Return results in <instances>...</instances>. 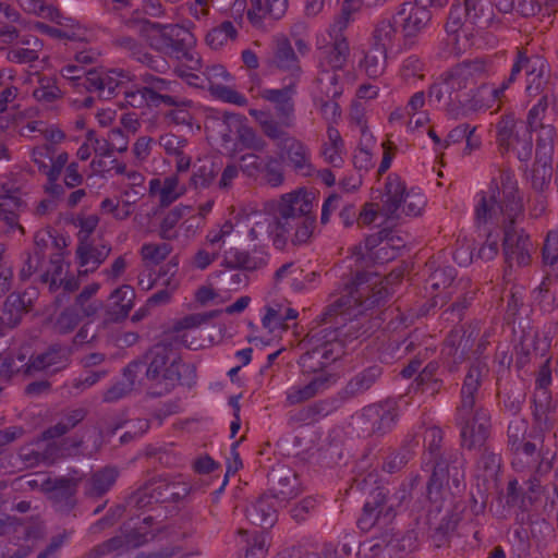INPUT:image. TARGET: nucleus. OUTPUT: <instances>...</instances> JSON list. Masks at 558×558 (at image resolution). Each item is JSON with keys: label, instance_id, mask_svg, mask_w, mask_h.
I'll return each mask as SVG.
<instances>
[{"label": "nucleus", "instance_id": "1", "mask_svg": "<svg viewBox=\"0 0 558 558\" xmlns=\"http://www.w3.org/2000/svg\"><path fill=\"white\" fill-rule=\"evenodd\" d=\"M501 189L495 180L488 186V192H481L475 206V221L477 226L486 225L498 215L502 217L504 232L502 252L505 262L509 267L517 265L523 267L531 262L533 244L530 235L520 227L524 219V206L519 195L518 182L514 174L504 171L500 174Z\"/></svg>", "mask_w": 558, "mask_h": 558}, {"label": "nucleus", "instance_id": "2", "mask_svg": "<svg viewBox=\"0 0 558 558\" xmlns=\"http://www.w3.org/2000/svg\"><path fill=\"white\" fill-rule=\"evenodd\" d=\"M366 271H357L343 282L345 294L329 304L317 317L318 327L331 342L344 343L361 338H368L373 324L365 310L357 305L360 295L355 296L353 288L367 281Z\"/></svg>", "mask_w": 558, "mask_h": 558}, {"label": "nucleus", "instance_id": "3", "mask_svg": "<svg viewBox=\"0 0 558 558\" xmlns=\"http://www.w3.org/2000/svg\"><path fill=\"white\" fill-rule=\"evenodd\" d=\"M143 369L146 379L161 385L159 390L148 392L151 398L170 393L177 385L192 387L196 379L195 366L183 363L181 356L174 353L173 343L168 340L154 344L126 365V373L132 376H137Z\"/></svg>", "mask_w": 558, "mask_h": 558}, {"label": "nucleus", "instance_id": "4", "mask_svg": "<svg viewBox=\"0 0 558 558\" xmlns=\"http://www.w3.org/2000/svg\"><path fill=\"white\" fill-rule=\"evenodd\" d=\"M142 29L145 32H156L157 35L151 37L150 45L156 50L175 57L177 59H185L193 64L190 69L197 70L201 65L199 59H195L191 47L194 44L193 34L186 28L179 25H163L149 20H142Z\"/></svg>", "mask_w": 558, "mask_h": 558}, {"label": "nucleus", "instance_id": "5", "mask_svg": "<svg viewBox=\"0 0 558 558\" xmlns=\"http://www.w3.org/2000/svg\"><path fill=\"white\" fill-rule=\"evenodd\" d=\"M444 432L437 426L426 429L424 441L426 452L423 461L426 468H430L432 474L427 482V496L432 499L434 493H439L444 486L445 477L449 473V464L459 462V452L452 448H444Z\"/></svg>", "mask_w": 558, "mask_h": 558}, {"label": "nucleus", "instance_id": "6", "mask_svg": "<svg viewBox=\"0 0 558 558\" xmlns=\"http://www.w3.org/2000/svg\"><path fill=\"white\" fill-rule=\"evenodd\" d=\"M61 75L72 83L77 90L84 88L89 93H98L100 99H110L121 86L116 70L105 71L90 69L85 71L75 64H68L61 69Z\"/></svg>", "mask_w": 558, "mask_h": 558}, {"label": "nucleus", "instance_id": "7", "mask_svg": "<svg viewBox=\"0 0 558 558\" xmlns=\"http://www.w3.org/2000/svg\"><path fill=\"white\" fill-rule=\"evenodd\" d=\"M496 141L502 154L513 150L518 159L524 162L532 157L533 132L513 114H505L496 123Z\"/></svg>", "mask_w": 558, "mask_h": 558}, {"label": "nucleus", "instance_id": "8", "mask_svg": "<svg viewBox=\"0 0 558 558\" xmlns=\"http://www.w3.org/2000/svg\"><path fill=\"white\" fill-rule=\"evenodd\" d=\"M320 328H312L307 335L310 349L299 359L303 374L326 373L324 369L341 357L344 351L339 342H331Z\"/></svg>", "mask_w": 558, "mask_h": 558}, {"label": "nucleus", "instance_id": "9", "mask_svg": "<svg viewBox=\"0 0 558 558\" xmlns=\"http://www.w3.org/2000/svg\"><path fill=\"white\" fill-rule=\"evenodd\" d=\"M191 492V486L178 477L151 478L138 487L131 496V500L138 508L153 502H177L185 498Z\"/></svg>", "mask_w": 558, "mask_h": 558}, {"label": "nucleus", "instance_id": "10", "mask_svg": "<svg viewBox=\"0 0 558 558\" xmlns=\"http://www.w3.org/2000/svg\"><path fill=\"white\" fill-rule=\"evenodd\" d=\"M456 424L460 429L462 448L469 451H481L486 445L492 429L490 414L487 409L454 414Z\"/></svg>", "mask_w": 558, "mask_h": 558}, {"label": "nucleus", "instance_id": "11", "mask_svg": "<svg viewBox=\"0 0 558 558\" xmlns=\"http://www.w3.org/2000/svg\"><path fill=\"white\" fill-rule=\"evenodd\" d=\"M399 418L397 402L386 400L365 407L359 420L363 424L362 430L366 435H384L390 432Z\"/></svg>", "mask_w": 558, "mask_h": 558}, {"label": "nucleus", "instance_id": "12", "mask_svg": "<svg viewBox=\"0 0 558 558\" xmlns=\"http://www.w3.org/2000/svg\"><path fill=\"white\" fill-rule=\"evenodd\" d=\"M293 221L277 220V233L274 235V246L277 250H284L288 240L294 246L307 244L316 227V215L293 217Z\"/></svg>", "mask_w": 558, "mask_h": 558}, {"label": "nucleus", "instance_id": "13", "mask_svg": "<svg viewBox=\"0 0 558 558\" xmlns=\"http://www.w3.org/2000/svg\"><path fill=\"white\" fill-rule=\"evenodd\" d=\"M141 80L145 84L143 93L148 97L149 107H159L161 104L170 107H190L191 100L179 98L174 95L180 83L178 81L166 80L150 73L141 74Z\"/></svg>", "mask_w": 558, "mask_h": 558}, {"label": "nucleus", "instance_id": "14", "mask_svg": "<svg viewBox=\"0 0 558 558\" xmlns=\"http://www.w3.org/2000/svg\"><path fill=\"white\" fill-rule=\"evenodd\" d=\"M317 206L316 194L306 189H298L290 193L282 194L274 207L277 220L293 221V217L315 215Z\"/></svg>", "mask_w": 558, "mask_h": 558}, {"label": "nucleus", "instance_id": "15", "mask_svg": "<svg viewBox=\"0 0 558 558\" xmlns=\"http://www.w3.org/2000/svg\"><path fill=\"white\" fill-rule=\"evenodd\" d=\"M488 372L489 369L485 362L475 360L471 363L461 386L460 403L456 409V413H466L477 411V409H485L478 405V400L481 396L480 388L483 379L488 375Z\"/></svg>", "mask_w": 558, "mask_h": 558}, {"label": "nucleus", "instance_id": "16", "mask_svg": "<svg viewBox=\"0 0 558 558\" xmlns=\"http://www.w3.org/2000/svg\"><path fill=\"white\" fill-rule=\"evenodd\" d=\"M376 192L378 195L374 198H380L383 203L381 214L388 220L399 219L403 199L409 192L405 182L398 174L390 173L385 180L384 189Z\"/></svg>", "mask_w": 558, "mask_h": 558}, {"label": "nucleus", "instance_id": "17", "mask_svg": "<svg viewBox=\"0 0 558 558\" xmlns=\"http://www.w3.org/2000/svg\"><path fill=\"white\" fill-rule=\"evenodd\" d=\"M269 492L278 504L287 502L300 494L296 473L287 465H277L268 473Z\"/></svg>", "mask_w": 558, "mask_h": 558}, {"label": "nucleus", "instance_id": "18", "mask_svg": "<svg viewBox=\"0 0 558 558\" xmlns=\"http://www.w3.org/2000/svg\"><path fill=\"white\" fill-rule=\"evenodd\" d=\"M27 292L9 294L0 308V338L4 337L9 330L16 328L25 314L32 307V299L26 300Z\"/></svg>", "mask_w": 558, "mask_h": 558}, {"label": "nucleus", "instance_id": "19", "mask_svg": "<svg viewBox=\"0 0 558 558\" xmlns=\"http://www.w3.org/2000/svg\"><path fill=\"white\" fill-rule=\"evenodd\" d=\"M400 19L401 31L405 38H413L425 31L432 22L433 13L411 1L400 4L396 15Z\"/></svg>", "mask_w": 558, "mask_h": 558}, {"label": "nucleus", "instance_id": "20", "mask_svg": "<svg viewBox=\"0 0 558 558\" xmlns=\"http://www.w3.org/2000/svg\"><path fill=\"white\" fill-rule=\"evenodd\" d=\"M296 94L295 83L292 82L282 88H265L260 96L275 105L277 117L286 126H292L294 121V100Z\"/></svg>", "mask_w": 558, "mask_h": 558}, {"label": "nucleus", "instance_id": "21", "mask_svg": "<svg viewBox=\"0 0 558 558\" xmlns=\"http://www.w3.org/2000/svg\"><path fill=\"white\" fill-rule=\"evenodd\" d=\"M387 494L388 490L379 486L369 493L363 506L362 514L356 522L361 531H369L378 522L384 511L385 517L390 514L391 507H386Z\"/></svg>", "mask_w": 558, "mask_h": 558}, {"label": "nucleus", "instance_id": "22", "mask_svg": "<svg viewBox=\"0 0 558 558\" xmlns=\"http://www.w3.org/2000/svg\"><path fill=\"white\" fill-rule=\"evenodd\" d=\"M71 350L60 344H53L49 349L36 356H32L29 363L26 364V374H31L32 371H50L51 374H56L61 369H64L70 364Z\"/></svg>", "mask_w": 558, "mask_h": 558}, {"label": "nucleus", "instance_id": "23", "mask_svg": "<svg viewBox=\"0 0 558 558\" xmlns=\"http://www.w3.org/2000/svg\"><path fill=\"white\" fill-rule=\"evenodd\" d=\"M335 381L336 378L332 374L320 373L313 376L304 386H292L289 388L286 392V402L289 405H294L307 401L328 389Z\"/></svg>", "mask_w": 558, "mask_h": 558}, {"label": "nucleus", "instance_id": "24", "mask_svg": "<svg viewBox=\"0 0 558 558\" xmlns=\"http://www.w3.org/2000/svg\"><path fill=\"white\" fill-rule=\"evenodd\" d=\"M77 484V480L69 477H59L51 483L48 493L57 511L69 513L75 507Z\"/></svg>", "mask_w": 558, "mask_h": 558}, {"label": "nucleus", "instance_id": "25", "mask_svg": "<svg viewBox=\"0 0 558 558\" xmlns=\"http://www.w3.org/2000/svg\"><path fill=\"white\" fill-rule=\"evenodd\" d=\"M278 502L272 494H263L246 508V518L263 529L274 526L277 521Z\"/></svg>", "mask_w": 558, "mask_h": 558}, {"label": "nucleus", "instance_id": "26", "mask_svg": "<svg viewBox=\"0 0 558 558\" xmlns=\"http://www.w3.org/2000/svg\"><path fill=\"white\" fill-rule=\"evenodd\" d=\"M267 264V253L257 248L256 246L252 252L239 248H230L225 258V266L229 269H242L246 271H254L262 268Z\"/></svg>", "mask_w": 558, "mask_h": 558}, {"label": "nucleus", "instance_id": "27", "mask_svg": "<svg viewBox=\"0 0 558 558\" xmlns=\"http://www.w3.org/2000/svg\"><path fill=\"white\" fill-rule=\"evenodd\" d=\"M118 476L117 466L107 465L97 470L84 482V495L94 499L101 498L113 487Z\"/></svg>", "mask_w": 558, "mask_h": 558}, {"label": "nucleus", "instance_id": "28", "mask_svg": "<svg viewBox=\"0 0 558 558\" xmlns=\"http://www.w3.org/2000/svg\"><path fill=\"white\" fill-rule=\"evenodd\" d=\"M555 92V83L551 81L548 64L539 60V65L531 64L526 74L525 94L529 98H535L541 94L547 95Z\"/></svg>", "mask_w": 558, "mask_h": 558}, {"label": "nucleus", "instance_id": "29", "mask_svg": "<svg viewBox=\"0 0 558 558\" xmlns=\"http://www.w3.org/2000/svg\"><path fill=\"white\" fill-rule=\"evenodd\" d=\"M408 539L399 533L386 531L381 535L374 537L369 546V553L374 557L395 558L401 557L407 550L405 542Z\"/></svg>", "mask_w": 558, "mask_h": 558}, {"label": "nucleus", "instance_id": "30", "mask_svg": "<svg viewBox=\"0 0 558 558\" xmlns=\"http://www.w3.org/2000/svg\"><path fill=\"white\" fill-rule=\"evenodd\" d=\"M333 43L329 47H325L322 51L318 68L319 71L328 69L330 72H337L343 69L348 61L350 48L345 37L330 36Z\"/></svg>", "mask_w": 558, "mask_h": 558}, {"label": "nucleus", "instance_id": "31", "mask_svg": "<svg viewBox=\"0 0 558 558\" xmlns=\"http://www.w3.org/2000/svg\"><path fill=\"white\" fill-rule=\"evenodd\" d=\"M544 444V433L531 430L529 437L517 447H511L509 450L512 454L523 460L529 468H536L542 460V447Z\"/></svg>", "mask_w": 558, "mask_h": 558}, {"label": "nucleus", "instance_id": "32", "mask_svg": "<svg viewBox=\"0 0 558 558\" xmlns=\"http://www.w3.org/2000/svg\"><path fill=\"white\" fill-rule=\"evenodd\" d=\"M135 291L131 286L123 284L110 295L113 305L106 311L105 323H120L125 319L133 307Z\"/></svg>", "mask_w": 558, "mask_h": 558}, {"label": "nucleus", "instance_id": "33", "mask_svg": "<svg viewBox=\"0 0 558 558\" xmlns=\"http://www.w3.org/2000/svg\"><path fill=\"white\" fill-rule=\"evenodd\" d=\"M111 252V246L108 244H101L99 246H93L85 239H80L78 245L76 247V258L78 260V265L81 267L87 266L88 264H93L90 269H85L83 271H78L80 276H85L88 272L95 271L109 256Z\"/></svg>", "mask_w": 558, "mask_h": 558}, {"label": "nucleus", "instance_id": "34", "mask_svg": "<svg viewBox=\"0 0 558 558\" xmlns=\"http://www.w3.org/2000/svg\"><path fill=\"white\" fill-rule=\"evenodd\" d=\"M383 369L373 365L355 374L340 391L342 399H352L365 393L381 376Z\"/></svg>", "mask_w": 558, "mask_h": 558}, {"label": "nucleus", "instance_id": "35", "mask_svg": "<svg viewBox=\"0 0 558 558\" xmlns=\"http://www.w3.org/2000/svg\"><path fill=\"white\" fill-rule=\"evenodd\" d=\"M490 65L483 59L465 60L459 63L449 72L448 86L462 88L466 86L470 78L482 76L488 73Z\"/></svg>", "mask_w": 558, "mask_h": 558}, {"label": "nucleus", "instance_id": "36", "mask_svg": "<svg viewBox=\"0 0 558 558\" xmlns=\"http://www.w3.org/2000/svg\"><path fill=\"white\" fill-rule=\"evenodd\" d=\"M223 123L230 132L232 126L235 128L238 140L244 148L255 151H263L266 148L267 143L251 126L243 124L239 114L225 112Z\"/></svg>", "mask_w": 558, "mask_h": 558}, {"label": "nucleus", "instance_id": "37", "mask_svg": "<svg viewBox=\"0 0 558 558\" xmlns=\"http://www.w3.org/2000/svg\"><path fill=\"white\" fill-rule=\"evenodd\" d=\"M272 64L281 71L289 72L293 77H300L302 73L300 60L290 40L286 37L276 43Z\"/></svg>", "mask_w": 558, "mask_h": 558}, {"label": "nucleus", "instance_id": "38", "mask_svg": "<svg viewBox=\"0 0 558 558\" xmlns=\"http://www.w3.org/2000/svg\"><path fill=\"white\" fill-rule=\"evenodd\" d=\"M267 535L260 531H238L236 545L244 558H265L268 551Z\"/></svg>", "mask_w": 558, "mask_h": 558}, {"label": "nucleus", "instance_id": "39", "mask_svg": "<svg viewBox=\"0 0 558 558\" xmlns=\"http://www.w3.org/2000/svg\"><path fill=\"white\" fill-rule=\"evenodd\" d=\"M280 149L286 153L289 165L295 172L303 175L311 174L310 150L302 142L293 137L286 145H281Z\"/></svg>", "mask_w": 558, "mask_h": 558}, {"label": "nucleus", "instance_id": "40", "mask_svg": "<svg viewBox=\"0 0 558 558\" xmlns=\"http://www.w3.org/2000/svg\"><path fill=\"white\" fill-rule=\"evenodd\" d=\"M549 409L550 397L548 392L546 390L536 392L531 405L533 430L545 433L553 427V423L548 417Z\"/></svg>", "mask_w": 558, "mask_h": 558}, {"label": "nucleus", "instance_id": "41", "mask_svg": "<svg viewBox=\"0 0 558 558\" xmlns=\"http://www.w3.org/2000/svg\"><path fill=\"white\" fill-rule=\"evenodd\" d=\"M366 274L368 275L367 281L353 288L354 295H360L357 305L365 311L380 305L388 295V290L385 287L368 284L372 275L369 272Z\"/></svg>", "mask_w": 558, "mask_h": 558}, {"label": "nucleus", "instance_id": "42", "mask_svg": "<svg viewBox=\"0 0 558 558\" xmlns=\"http://www.w3.org/2000/svg\"><path fill=\"white\" fill-rule=\"evenodd\" d=\"M531 68V59L526 54V52L522 49H517L515 57L513 63L510 69L509 75L501 82L499 87L492 89V96L494 99L499 100L504 93L514 83L517 82L519 75L523 70H525V74H527V69Z\"/></svg>", "mask_w": 558, "mask_h": 558}, {"label": "nucleus", "instance_id": "43", "mask_svg": "<svg viewBox=\"0 0 558 558\" xmlns=\"http://www.w3.org/2000/svg\"><path fill=\"white\" fill-rule=\"evenodd\" d=\"M338 409V400L333 398L323 399L301 409L298 413V421L305 424L318 422Z\"/></svg>", "mask_w": 558, "mask_h": 558}, {"label": "nucleus", "instance_id": "44", "mask_svg": "<svg viewBox=\"0 0 558 558\" xmlns=\"http://www.w3.org/2000/svg\"><path fill=\"white\" fill-rule=\"evenodd\" d=\"M470 22L466 21V12L461 4H452L448 14V19L445 25L447 34L451 37L453 44H458L460 33L464 37L470 33L468 26Z\"/></svg>", "mask_w": 558, "mask_h": 558}, {"label": "nucleus", "instance_id": "45", "mask_svg": "<svg viewBox=\"0 0 558 558\" xmlns=\"http://www.w3.org/2000/svg\"><path fill=\"white\" fill-rule=\"evenodd\" d=\"M553 160L537 159L531 170L530 182L531 187L539 194L545 193L550 185L553 177Z\"/></svg>", "mask_w": 558, "mask_h": 558}, {"label": "nucleus", "instance_id": "46", "mask_svg": "<svg viewBox=\"0 0 558 558\" xmlns=\"http://www.w3.org/2000/svg\"><path fill=\"white\" fill-rule=\"evenodd\" d=\"M396 24V16L380 20L373 32V47L387 51L392 46L397 35Z\"/></svg>", "mask_w": 558, "mask_h": 558}, {"label": "nucleus", "instance_id": "47", "mask_svg": "<svg viewBox=\"0 0 558 558\" xmlns=\"http://www.w3.org/2000/svg\"><path fill=\"white\" fill-rule=\"evenodd\" d=\"M415 383L423 392L435 395L442 386V380L439 378V362L430 361L417 375Z\"/></svg>", "mask_w": 558, "mask_h": 558}, {"label": "nucleus", "instance_id": "48", "mask_svg": "<svg viewBox=\"0 0 558 558\" xmlns=\"http://www.w3.org/2000/svg\"><path fill=\"white\" fill-rule=\"evenodd\" d=\"M315 83L318 88L315 95H323L328 100H336L342 94V87L339 85V75L330 72L328 69L319 71Z\"/></svg>", "mask_w": 558, "mask_h": 558}, {"label": "nucleus", "instance_id": "49", "mask_svg": "<svg viewBox=\"0 0 558 558\" xmlns=\"http://www.w3.org/2000/svg\"><path fill=\"white\" fill-rule=\"evenodd\" d=\"M537 138H536V158L553 160V155L555 150V138H556V128L553 124H546L539 126Z\"/></svg>", "mask_w": 558, "mask_h": 558}, {"label": "nucleus", "instance_id": "50", "mask_svg": "<svg viewBox=\"0 0 558 558\" xmlns=\"http://www.w3.org/2000/svg\"><path fill=\"white\" fill-rule=\"evenodd\" d=\"M34 98L43 104L49 105L62 97V92L57 85V78L51 76H40L38 86L33 90Z\"/></svg>", "mask_w": 558, "mask_h": 558}, {"label": "nucleus", "instance_id": "51", "mask_svg": "<svg viewBox=\"0 0 558 558\" xmlns=\"http://www.w3.org/2000/svg\"><path fill=\"white\" fill-rule=\"evenodd\" d=\"M514 12L523 17L537 16L543 21L551 16L553 9L548 0H517Z\"/></svg>", "mask_w": 558, "mask_h": 558}, {"label": "nucleus", "instance_id": "52", "mask_svg": "<svg viewBox=\"0 0 558 558\" xmlns=\"http://www.w3.org/2000/svg\"><path fill=\"white\" fill-rule=\"evenodd\" d=\"M387 51L377 47H373L366 52L363 61L364 70L368 77H379L386 68Z\"/></svg>", "mask_w": 558, "mask_h": 558}, {"label": "nucleus", "instance_id": "53", "mask_svg": "<svg viewBox=\"0 0 558 558\" xmlns=\"http://www.w3.org/2000/svg\"><path fill=\"white\" fill-rule=\"evenodd\" d=\"M238 31L233 23L223 21L220 25L210 29L206 35V43L213 49L222 47L229 39H235Z\"/></svg>", "mask_w": 558, "mask_h": 558}, {"label": "nucleus", "instance_id": "54", "mask_svg": "<svg viewBox=\"0 0 558 558\" xmlns=\"http://www.w3.org/2000/svg\"><path fill=\"white\" fill-rule=\"evenodd\" d=\"M217 173L218 168L214 161L208 159L201 161L199 165H194L191 185H193L195 189H206L211 184Z\"/></svg>", "mask_w": 558, "mask_h": 558}, {"label": "nucleus", "instance_id": "55", "mask_svg": "<svg viewBox=\"0 0 558 558\" xmlns=\"http://www.w3.org/2000/svg\"><path fill=\"white\" fill-rule=\"evenodd\" d=\"M33 49L11 46L7 49V59L12 63L26 64L38 60V52L43 49L41 40H34Z\"/></svg>", "mask_w": 558, "mask_h": 558}, {"label": "nucleus", "instance_id": "56", "mask_svg": "<svg viewBox=\"0 0 558 558\" xmlns=\"http://www.w3.org/2000/svg\"><path fill=\"white\" fill-rule=\"evenodd\" d=\"M481 451L482 454L477 462V468L483 471L485 480H494L500 470L501 457L486 445Z\"/></svg>", "mask_w": 558, "mask_h": 558}, {"label": "nucleus", "instance_id": "57", "mask_svg": "<svg viewBox=\"0 0 558 558\" xmlns=\"http://www.w3.org/2000/svg\"><path fill=\"white\" fill-rule=\"evenodd\" d=\"M277 233V216L272 213V217L259 215V219L256 220L253 227L248 231V238L251 241H258L266 238H271Z\"/></svg>", "mask_w": 558, "mask_h": 558}, {"label": "nucleus", "instance_id": "58", "mask_svg": "<svg viewBox=\"0 0 558 558\" xmlns=\"http://www.w3.org/2000/svg\"><path fill=\"white\" fill-rule=\"evenodd\" d=\"M20 7L27 13L48 19L52 22H59L61 12L53 5L46 4L43 0H17Z\"/></svg>", "mask_w": 558, "mask_h": 558}, {"label": "nucleus", "instance_id": "59", "mask_svg": "<svg viewBox=\"0 0 558 558\" xmlns=\"http://www.w3.org/2000/svg\"><path fill=\"white\" fill-rule=\"evenodd\" d=\"M193 210L192 206L178 205L172 208L160 223L159 235L163 240H171L174 238L172 232L173 228L180 221V219L186 214Z\"/></svg>", "mask_w": 558, "mask_h": 558}, {"label": "nucleus", "instance_id": "60", "mask_svg": "<svg viewBox=\"0 0 558 558\" xmlns=\"http://www.w3.org/2000/svg\"><path fill=\"white\" fill-rule=\"evenodd\" d=\"M457 277V270L454 267L446 265L439 266L435 270L430 272L428 276L426 283L433 290H445L449 288Z\"/></svg>", "mask_w": 558, "mask_h": 558}, {"label": "nucleus", "instance_id": "61", "mask_svg": "<svg viewBox=\"0 0 558 558\" xmlns=\"http://www.w3.org/2000/svg\"><path fill=\"white\" fill-rule=\"evenodd\" d=\"M414 456L410 444L402 446L398 451L390 453L384 461L383 470L387 473L400 471Z\"/></svg>", "mask_w": 558, "mask_h": 558}, {"label": "nucleus", "instance_id": "62", "mask_svg": "<svg viewBox=\"0 0 558 558\" xmlns=\"http://www.w3.org/2000/svg\"><path fill=\"white\" fill-rule=\"evenodd\" d=\"M146 542L147 538L145 534H142L137 531H133L128 535L126 541L121 536H114L105 541V544L110 554L113 551H119L118 554H121L122 557L123 551H128L130 544H132L134 547H137L145 544Z\"/></svg>", "mask_w": 558, "mask_h": 558}, {"label": "nucleus", "instance_id": "63", "mask_svg": "<svg viewBox=\"0 0 558 558\" xmlns=\"http://www.w3.org/2000/svg\"><path fill=\"white\" fill-rule=\"evenodd\" d=\"M221 313V310H213L205 313H194L186 315L173 324V331L180 332L185 329L199 327L201 325L209 322L210 319L218 317Z\"/></svg>", "mask_w": 558, "mask_h": 558}, {"label": "nucleus", "instance_id": "64", "mask_svg": "<svg viewBox=\"0 0 558 558\" xmlns=\"http://www.w3.org/2000/svg\"><path fill=\"white\" fill-rule=\"evenodd\" d=\"M288 126L283 124V121L279 119V121L272 119L269 121H263V133L271 141L276 143L278 148H281V145H286L293 137L289 135L286 131Z\"/></svg>", "mask_w": 558, "mask_h": 558}]
</instances>
